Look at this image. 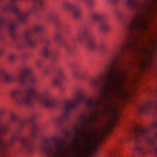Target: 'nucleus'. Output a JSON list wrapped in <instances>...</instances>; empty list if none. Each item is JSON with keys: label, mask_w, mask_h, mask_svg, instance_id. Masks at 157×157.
<instances>
[{"label": "nucleus", "mask_w": 157, "mask_h": 157, "mask_svg": "<svg viewBox=\"0 0 157 157\" xmlns=\"http://www.w3.org/2000/svg\"><path fill=\"white\" fill-rule=\"evenodd\" d=\"M104 82L101 85V91L100 96L96 100H89L87 104L92 110L89 116L87 117L81 114L79 117L82 129L78 126L75 128V138L78 140L84 135L82 129H85L87 126L94 123L97 117L99 115L96 111L104 114H109L113 112L111 107L108 104L110 101L112 93L116 90H119V93L124 95V90L123 82L125 81L124 74H106L104 76Z\"/></svg>", "instance_id": "1"}, {"label": "nucleus", "mask_w": 157, "mask_h": 157, "mask_svg": "<svg viewBox=\"0 0 157 157\" xmlns=\"http://www.w3.org/2000/svg\"><path fill=\"white\" fill-rule=\"evenodd\" d=\"M126 4L130 9L137 12L129 18L127 29L133 34L142 35L150 29L147 25L154 13L157 11V0H145L143 3L138 0H126Z\"/></svg>", "instance_id": "2"}, {"label": "nucleus", "mask_w": 157, "mask_h": 157, "mask_svg": "<svg viewBox=\"0 0 157 157\" xmlns=\"http://www.w3.org/2000/svg\"><path fill=\"white\" fill-rule=\"evenodd\" d=\"M10 95L17 104L25 105L29 109L33 108L35 101L47 108L56 106L59 104L57 101L49 96L47 90H44L39 94L36 89L32 86L24 91L19 87L13 89L10 91Z\"/></svg>", "instance_id": "3"}, {"label": "nucleus", "mask_w": 157, "mask_h": 157, "mask_svg": "<svg viewBox=\"0 0 157 157\" xmlns=\"http://www.w3.org/2000/svg\"><path fill=\"white\" fill-rule=\"evenodd\" d=\"M10 118L11 121L17 122L18 126L17 129L12 134L10 143H12L15 140H18L22 144L23 151L28 154H31L33 151V142L36 137L38 130L37 127L34 126L31 130L30 136L24 138L20 134L19 132L27 123V121L18 119L13 113L10 114Z\"/></svg>", "instance_id": "4"}, {"label": "nucleus", "mask_w": 157, "mask_h": 157, "mask_svg": "<svg viewBox=\"0 0 157 157\" xmlns=\"http://www.w3.org/2000/svg\"><path fill=\"white\" fill-rule=\"evenodd\" d=\"M16 25L17 23L15 22L6 20L0 13V30L2 27H8L11 36L16 41V43H35L31 38L33 33L40 32L44 29L42 26H36L33 30H29L25 31L22 36L15 32Z\"/></svg>", "instance_id": "5"}, {"label": "nucleus", "mask_w": 157, "mask_h": 157, "mask_svg": "<svg viewBox=\"0 0 157 157\" xmlns=\"http://www.w3.org/2000/svg\"><path fill=\"white\" fill-rule=\"evenodd\" d=\"M17 0H10L6 6L2 7V10L6 12H12L14 13L18 20L21 22H25L28 15L27 12H23L17 7L16 2ZM33 4L31 8L32 11L41 10L43 9L42 0H31Z\"/></svg>", "instance_id": "6"}, {"label": "nucleus", "mask_w": 157, "mask_h": 157, "mask_svg": "<svg viewBox=\"0 0 157 157\" xmlns=\"http://www.w3.org/2000/svg\"><path fill=\"white\" fill-rule=\"evenodd\" d=\"M84 100V98L82 95L81 90H77L76 93L75 101L73 102H66L63 106V113L62 115L58 120L59 123H60L68 119L71 110L76 109L77 105L80 104Z\"/></svg>", "instance_id": "7"}, {"label": "nucleus", "mask_w": 157, "mask_h": 157, "mask_svg": "<svg viewBox=\"0 0 157 157\" xmlns=\"http://www.w3.org/2000/svg\"><path fill=\"white\" fill-rule=\"evenodd\" d=\"M64 145V144L62 141H56L55 148L57 151V153H54L49 145L45 142H42L40 148L41 151L47 155L53 154L54 157H61L64 156L63 154Z\"/></svg>", "instance_id": "8"}, {"label": "nucleus", "mask_w": 157, "mask_h": 157, "mask_svg": "<svg viewBox=\"0 0 157 157\" xmlns=\"http://www.w3.org/2000/svg\"><path fill=\"white\" fill-rule=\"evenodd\" d=\"M75 41L79 43L82 42L84 39L86 40L88 47L91 49H94L95 46L96 38L94 35L88 32L87 29L84 27L81 33L78 34L74 38Z\"/></svg>", "instance_id": "9"}, {"label": "nucleus", "mask_w": 157, "mask_h": 157, "mask_svg": "<svg viewBox=\"0 0 157 157\" xmlns=\"http://www.w3.org/2000/svg\"><path fill=\"white\" fill-rule=\"evenodd\" d=\"M50 39L48 36H44L42 39L43 46V52L44 55L46 57L51 59L53 61L56 57V54L51 50Z\"/></svg>", "instance_id": "10"}, {"label": "nucleus", "mask_w": 157, "mask_h": 157, "mask_svg": "<svg viewBox=\"0 0 157 157\" xmlns=\"http://www.w3.org/2000/svg\"><path fill=\"white\" fill-rule=\"evenodd\" d=\"M28 77H29L30 82L32 84L36 83V78L32 75L30 69L25 67L21 71L18 77V80L20 84L23 85L26 82L25 78Z\"/></svg>", "instance_id": "11"}, {"label": "nucleus", "mask_w": 157, "mask_h": 157, "mask_svg": "<svg viewBox=\"0 0 157 157\" xmlns=\"http://www.w3.org/2000/svg\"><path fill=\"white\" fill-rule=\"evenodd\" d=\"M92 18L95 21H101L99 30L103 32H106L109 29V21L108 17L104 15H93Z\"/></svg>", "instance_id": "12"}, {"label": "nucleus", "mask_w": 157, "mask_h": 157, "mask_svg": "<svg viewBox=\"0 0 157 157\" xmlns=\"http://www.w3.org/2000/svg\"><path fill=\"white\" fill-rule=\"evenodd\" d=\"M9 131L8 126L0 121V136L6 133ZM9 147L8 143L0 138V154L2 153L4 150Z\"/></svg>", "instance_id": "13"}, {"label": "nucleus", "mask_w": 157, "mask_h": 157, "mask_svg": "<svg viewBox=\"0 0 157 157\" xmlns=\"http://www.w3.org/2000/svg\"><path fill=\"white\" fill-rule=\"evenodd\" d=\"M63 6L65 8L71 10L72 16L75 19L78 20L80 18L81 11L78 6L67 2L63 3Z\"/></svg>", "instance_id": "14"}, {"label": "nucleus", "mask_w": 157, "mask_h": 157, "mask_svg": "<svg viewBox=\"0 0 157 157\" xmlns=\"http://www.w3.org/2000/svg\"><path fill=\"white\" fill-rule=\"evenodd\" d=\"M0 76L4 81L8 83H11L17 81L16 77L13 75L10 74L5 69H0Z\"/></svg>", "instance_id": "15"}, {"label": "nucleus", "mask_w": 157, "mask_h": 157, "mask_svg": "<svg viewBox=\"0 0 157 157\" xmlns=\"http://www.w3.org/2000/svg\"><path fill=\"white\" fill-rule=\"evenodd\" d=\"M49 18L55 23L58 31H60L63 30L64 27V25L61 21L60 17L57 13H52L49 16Z\"/></svg>", "instance_id": "16"}, {"label": "nucleus", "mask_w": 157, "mask_h": 157, "mask_svg": "<svg viewBox=\"0 0 157 157\" xmlns=\"http://www.w3.org/2000/svg\"><path fill=\"white\" fill-rule=\"evenodd\" d=\"M57 76L54 78L53 80V83L54 85H59L62 79L64 78V75L63 71L61 67H58L56 69Z\"/></svg>", "instance_id": "17"}, {"label": "nucleus", "mask_w": 157, "mask_h": 157, "mask_svg": "<svg viewBox=\"0 0 157 157\" xmlns=\"http://www.w3.org/2000/svg\"><path fill=\"white\" fill-rule=\"evenodd\" d=\"M151 107L150 104L140 106L138 109V111L141 113H147L151 110Z\"/></svg>", "instance_id": "18"}, {"label": "nucleus", "mask_w": 157, "mask_h": 157, "mask_svg": "<svg viewBox=\"0 0 157 157\" xmlns=\"http://www.w3.org/2000/svg\"><path fill=\"white\" fill-rule=\"evenodd\" d=\"M76 157H87V156L84 151L80 149L78 151V154Z\"/></svg>", "instance_id": "19"}, {"label": "nucleus", "mask_w": 157, "mask_h": 157, "mask_svg": "<svg viewBox=\"0 0 157 157\" xmlns=\"http://www.w3.org/2000/svg\"><path fill=\"white\" fill-rule=\"evenodd\" d=\"M98 81L95 79L91 80L89 82V84L93 87H96L98 85Z\"/></svg>", "instance_id": "20"}, {"label": "nucleus", "mask_w": 157, "mask_h": 157, "mask_svg": "<svg viewBox=\"0 0 157 157\" xmlns=\"http://www.w3.org/2000/svg\"><path fill=\"white\" fill-rule=\"evenodd\" d=\"M117 152V151L115 149L109 151L108 153L109 157H114Z\"/></svg>", "instance_id": "21"}, {"label": "nucleus", "mask_w": 157, "mask_h": 157, "mask_svg": "<svg viewBox=\"0 0 157 157\" xmlns=\"http://www.w3.org/2000/svg\"><path fill=\"white\" fill-rule=\"evenodd\" d=\"M106 44L104 43H101L99 45V49L103 52L105 51L106 49Z\"/></svg>", "instance_id": "22"}, {"label": "nucleus", "mask_w": 157, "mask_h": 157, "mask_svg": "<svg viewBox=\"0 0 157 157\" xmlns=\"http://www.w3.org/2000/svg\"><path fill=\"white\" fill-rule=\"evenodd\" d=\"M15 59V56L13 54L10 55L8 57V60L11 62H13Z\"/></svg>", "instance_id": "23"}, {"label": "nucleus", "mask_w": 157, "mask_h": 157, "mask_svg": "<svg viewBox=\"0 0 157 157\" xmlns=\"http://www.w3.org/2000/svg\"><path fill=\"white\" fill-rule=\"evenodd\" d=\"M56 41L57 42H61L62 41V39L61 36L59 34H57L55 37Z\"/></svg>", "instance_id": "24"}, {"label": "nucleus", "mask_w": 157, "mask_h": 157, "mask_svg": "<svg viewBox=\"0 0 157 157\" xmlns=\"http://www.w3.org/2000/svg\"><path fill=\"white\" fill-rule=\"evenodd\" d=\"M86 3L90 6L94 5V2L92 0H85Z\"/></svg>", "instance_id": "25"}, {"label": "nucleus", "mask_w": 157, "mask_h": 157, "mask_svg": "<svg viewBox=\"0 0 157 157\" xmlns=\"http://www.w3.org/2000/svg\"><path fill=\"white\" fill-rule=\"evenodd\" d=\"M80 72L75 71L73 73V75L76 78H78L82 76Z\"/></svg>", "instance_id": "26"}, {"label": "nucleus", "mask_w": 157, "mask_h": 157, "mask_svg": "<svg viewBox=\"0 0 157 157\" xmlns=\"http://www.w3.org/2000/svg\"><path fill=\"white\" fill-rule=\"evenodd\" d=\"M36 64L39 67H40L42 66V63L40 60H38L36 62Z\"/></svg>", "instance_id": "27"}, {"label": "nucleus", "mask_w": 157, "mask_h": 157, "mask_svg": "<svg viewBox=\"0 0 157 157\" xmlns=\"http://www.w3.org/2000/svg\"><path fill=\"white\" fill-rule=\"evenodd\" d=\"M110 1L112 4L115 5L119 3V0H110Z\"/></svg>", "instance_id": "28"}, {"label": "nucleus", "mask_w": 157, "mask_h": 157, "mask_svg": "<svg viewBox=\"0 0 157 157\" xmlns=\"http://www.w3.org/2000/svg\"><path fill=\"white\" fill-rule=\"evenodd\" d=\"M91 139L90 137H88L85 140V142L86 145H89L90 144Z\"/></svg>", "instance_id": "29"}, {"label": "nucleus", "mask_w": 157, "mask_h": 157, "mask_svg": "<svg viewBox=\"0 0 157 157\" xmlns=\"http://www.w3.org/2000/svg\"><path fill=\"white\" fill-rule=\"evenodd\" d=\"M5 49L3 48H0V56H2L4 52Z\"/></svg>", "instance_id": "30"}, {"label": "nucleus", "mask_w": 157, "mask_h": 157, "mask_svg": "<svg viewBox=\"0 0 157 157\" xmlns=\"http://www.w3.org/2000/svg\"><path fill=\"white\" fill-rule=\"evenodd\" d=\"M36 116L35 114H33L31 116V119L32 120H33L35 118H36Z\"/></svg>", "instance_id": "31"}, {"label": "nucleus", "mask_w": 157, "mask_h": 157, "mask_svg": "<svg viewBox=\"0 0 157 157\" xmlns=\"http://www.w3.org/2000/svg\"><path fill=\"white\" fill-rule=\"evenodd\" d=\"M65 48L66 49H67V50L68 49V46L67 45H65Z\"/></svg>", "instance_id": "32"}, {"label": "nucleus", "mask_w": 157, "mask_h": 157, "mask_svg": "<svg viewBox=\"0 0 157 157\" xmlns=\"http://www.w3.org/2000/svg\"><path fill=\"white\" fill-rule=\"evenodd\" d=\"M2 113V110H0V114Z\"/></svg>", "instance_id": "33"}, {"label": "nucleus", "mask_w": 157, "mask_h": 157, "mask_svg": "<svg viewBox=\"0 0 157 157\" xmlns=\"http://www.w3.org/2000/svg\"><path fill=\"white\" fill-rule=\"evenodd\" d=\"M156 109L157 110V108H156Z\"/></svg>", "instance_id": "34"}]
</instances>
